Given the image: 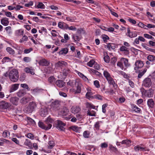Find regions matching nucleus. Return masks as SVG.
I'll return each mask as SVG.
<instances>
[{
    "instance_id": "1",
    "label": "nucleus",
    "mask_w": 155,
    "mask_h": 155,
    "mask_svg": "<svg viewBox=\"0 0 155 155\" xmlns=\"http://www.w3.org/2000/svg\"><path fill=\"white\" fill-rule=\"evenodd\" d=\"M5 77L8 76L10 80L12 82H17L19 79L18 72L15 69H13L8 72H6L4 74Z\"/></svg>"
},
{
    "instance_id": "2",
    "label": "nucleus",
    "mask_w": 155,
    "mask_h": 155,
    "mask_svg": "<svg viewBox=\"0 0 155 155\" xmlns=\"http://www.w3.org/2000/svg\"><path fill=\"white\" fill-rule=\"evenodd\" d=\"M103 75L108 81V83L110 84L114 85L115 82L110 74L107 71L105 70L104 71Z\"/></svg>"
},
{
    "instance_id": "3",
    "label": "nucleus",
    "mask_w": 155,
    "mask_h": 155,
    "mask_svg": "<svg viewBox=\"0 0 155 155\" xmlns=\"http://www.w3.org/2000/svg\"><path fill=\"white\" fill-rule=\"evenodd\" d=\"M36 106L35 102H32L29 103L28 106L25 109V111L27 113H31Z\"/></svg>"
},
{
    "instance_id": "4",
    "label": "nucleus",
    "mask_w": 155,
    "mask_h": 155,
    "mask_svg": "<svg viewBox=\"0 0 155 155\" xmlns=\"http://www.w3.org/2000/svg\"><path fill=\"white\" fill-rule=\"evenodd\" d=\"M140 91L142 94L145 96L150 97L153 96V91L152 89H150L146 91L143 88L140 89Z\"/></svg>"
},
{
    "instance_id": "5",
    "label": "nucleus",
    "mask_w": 155,
    "mask_h": 155,
    "mask_svg": "<svg viewBox=\"0 0 155 155\" xmlns=\"http://www.w3.org/2000/svg\"><path fill=\"white\" fill-rule=\"evenodd\" d=\"M38 125L39 127L42 129L45 130H48L50 129L52 127L51 124H49L48 125L45 123L44 124L41 121H39L38 123Z\"/></svg>"
},
{
    "instance_id": "6",
    "label": "nucleus",
    "mask_w": 155,
    "mask_h": 155,
    "mask_svg": "<svg viewBox=\"0 0 155 155\" xmlns=\"http://www.w3.org/2000/svg\"><path fill=\"white\" fill-rule=\"evenodd\" d=\"M152 84V81L150 78H145L143 82L142 85L145 87H149Z\"/></svg>"
},
{
    "instance_id": "7",
    "label": "nucleus",
    "mask_w": 155,
    "mask_h": 155,
    "mask_svg": "<svg viewBox=\"0 0 155 155\" xmlns=\"http://www.w3.org/2000/svg\"><path fill=\"white\" fill-rule=\"evenodd\" d=\"M66 124L63 122L62 121L58 120H57V128L61 130H64V127L65 126Z\"/></svg>"
},
{
    "instance_id": "8",
    "label": "nucleus",
    "mask_w": 155,
    "mask_h": 155,
    "mask_svg": "<svg viewBox=\"0 0 155 155\" xmlns=\"http://www.w3.org/2000/svg\"><path fill=\"white\" fill-rule=\"evenodd\" d=\"M10 104L5 101H2L0 102V108L6 109L10 106Z\"/></svg>"
},
{
    "instance_id": "9",
    "label": "nucleus",
    "mask_w": 155,
    "mask_h": 155,
    "mask_svg": "<svg viewBox=\"0 0 155 155\" xmlns=\"http://www.w3.org/2000/svg\"><path fill=\"white\" fill-rule=\"evenodd\" d=\"M50 62L45 58H43L40 60L38 62L40 65L42 66H48L50 64Z\"/></svg>"
},
{
    "instance_id": "10",
    "label": "nucleus",
    "mask_w": 155,
    "mask_h": 155,
    "mask_svg": "<svg viewBox=\"0 0 155 155\" xmlns=\"http://www.w3.org/2000/svg\"><path fill=\"white\" fill-rule=\"evenodd\" d=\"M81 110V108L78 106H73L71 109V112L74 114L79 113Z\"/></svg>"
},
{
    "instance_id": "11",
    "label": "nucleus",
    "mask_w": 155,
    "mask_h": 155,
    "mask_svg": "<svg viewBox=\"0 0 155 155\" xmlns=\"http://www.w3.org/2000/svg\"><path fill=\"white\" fill-rule=\"evenodd\" d=\"M135 65L136 67H134V69L136 70L138 68H141L143 66V64L142 61L138 60L135 62Z\"/></svg>"
},
{
    "instance_id": "12",
    "label": "nucleus",
    "mask_w": 155,
    "mask_h": 155,
    "mask_svg": "<svg viewBox=\"0 0 155 155\" xmlns=\"http://www.w3.org/2000/svg\"><path fill=\"white\" fill-rule=\"evenodd\" d=\"M48 114V111L46 107H44L41 109L40 114L41 116L45 117Z\"/></svg>"
},
{
    "instance_id": "13",
    "label": "nucleus",
    "mask_w": 155,
    "mask_h": 155,
    "mask_svg": "<svg viewBox=\"0 0 155 155\" xmlns=\"http://www.w3.org/2000/svg\"><path fill=\"white\" fill-rule=\"evenodd\" d=\"M68 65L67 63L64 61H59L55 64L56 67H57L66 66Z\"/></svg>"
},
{
    "instance_id": "14",
    "label": "nucleus",
    "mask_w": 155,
    "mask_h": 155,
    "mask_svg": "<svg viewBox=\"0 0 155 155\" xmlns=\"http://www.w3.org/2000/svg\"><path fill=\"white\" fill-rule=\"evenodd\" d=\"M56 84L59 87H62L65 86V83L62 80H57L56 81Z\"/></svg>"
},
{
    "instance_id": "15",
    "label": "nucleus",
    "mask_w": 155,
    "mask_h": 155,
    "mask_svg": "<svg viewBox=\"0 0 155 155\" xmlns=\"http://www.w3.org/2000/svg\"><path fill=\"white\" fill-rule=\"evenodd\" d=\"M25 71L27 73H29L32 75L35 74L34 70L32 68H29L28 67L25 68L24 69Z\"/></svg>"
},
{
    "instance_id": "16",
    "label": "nucleus",
    "mask_w": 155,
    "mask_h": 155,
    "mask_svg": "<svg viewBox=\"0 0 155 155\" xmlns=\"http://www.w3.org/2000/svg\"><path fill=\"white\" fill-rule=\"evenodd\" d=\"M24 144L28 147L30 149H32V143L30 140L27 139H25V140L24 143Z\"/></svg>"
},
{
    "instance_id": "17",
    "label": "nucleus",
    "mask_w": 155,
    "mask_h": 155,
    "mask_svg": "<svg viewBox=\"0 0 155 155\" xmlns=\"http://www.w3.org/2000/svg\"><path fill=\"white\" fill-rule=\"evenodd\" d=\"M1 22L2 25L5 26H7L9 23L8 19L5 17L1 19Z\"/></svg>"
},
{
    "instance_id": "18",
    "label": "nucleus",
    "mask_w": 155,
    "mask_h": 155,
    "mask_svg": "<svg viewBox=\"0 0 155 155\" xmlns=\"http://www.w3.org/2000/svg\"><path fill=\"white\" fill-rule=\"evenodd\" d=\"M67 24L64 23L63 22H59L58 24V27L61 29H66Z\"/></svg>"
},
{
    "instance_id": "19",
    "label": "nucleus",
    "mask_w": 155,
    "mask_h": 155,
    "mask_svg": "<svg viewBox=\"0 0 155 155\" xmlns=\"http://www.w3.org/2000/svg\"><path fill=\"white\" fill-rule=\"evenodd\" d=\"M18 97H12L10 98V101L13 104L16 105L18 104Z\"/></svg>"
},
{
    "instance_id": "20",
    "label": "nucleus",
    "mask_w": 155,
    "mask_h": 155,
    "mask_svg": "<svg viewBox=\"0 0 155 155\" xmlns=\"http://www.w3.org/2000/svg\"><path fill=\"white\" fill-rule=\"evenodd\" d=\"M106 46L109 50H114L116 48L115 44L113 43H108Z\"/></svg>"
},
{
    "instance_id": "21",
    "label": "nucleus",
    "mask_w": 155,
    "mask_h": 155,
    "mask_svg": "<svg viewBox=\"0 0 155 155\" xmlns=\"http://www.w3.org/2000/svg\"><path fill=\"white\" fill-rule=\"evenodd\" d=\"M18 87V84H15L12 85L10 88V92L11 93L17 90Z\"/></svg>"
},
{
    "instance_id": "22",
    "label": "nucleus",
    "mask_w": 155,
    "mask_h": 155,
    "mask_svg": "<svg viewBox=\"0 0 155 155\" xmlns=\"http://www.w3.org/2000/svg\"><path fill=\"white\" fill-rule=\"evenodd\" d=\"M71 72L70 69L68 68L64 69L62 71V74L65 78Z\"/></svg>"
},
{
    "instance_id": "23",
    "label": "nucleus",
    "mask_w": 155,
    "mask_h": 155,
    "mask_svg": "<svg viewBox=\"0 0 155 155\" xmlns=\"http://www.w3.org/2000/svg\"><path fill=\"white\" fill-rule=\"evenodd\" d=\"M147 104L148 106L151 108H153L154 106V102L152 99H148L147 101Z\"/></svg>"
},
{
    "instance_id": "24",
    "label": "nucleus",
    "mask_w": 155,
    "mask_h": 155,
    "mask_svg": "<svg viewBox=\"0 0 155 155\" xmlns=\"http://www.w3.org/2000/svg\"><path fill=\"white\" fill-rule=\"evenodd\" d=\"M68 49L67 48H62L59 53L61 55L66 54L68 53Z\"/></svg>"
},
{
    "instance_id": "25",
    "label": "nucleus",
    "mask_w": 155,
    "mask_h": 155,
    "mask_svg": "<svg viewBox=\"0 0 155 155\" xmlns=\"http://www.w3.org/2000/svg\"><path fill=\"white\" fill-rule=\"evenodd\" d=\"M81 128L77 126H74L71 127V129L74 131L79 133L81 131Z\"/></svg>"
},
{
    "instance_id": "26",
    "label": "nucleus",
    "mask_w": 155,
    "mask_h": 155,
    "mask_svg": "<svg viewBox=\"0 0 155 155\" xmlns=\"http://www.w3.org/2000/svg\"><path fill=\"white\" fill-rule=\"evenodd\" d=\"M147 71V69L144 68L140 71L138 75V78H140Z\"/></svg>"
},
{
    "instance_id": "27",
    "label": "nucleus",
    "mask_w": 155,
    "mask_h": 155,
    "mask_svg": "<svg viewBox=\"0 0 155 155\" xmlns=\"http://www.w3.org/2000/svg\"><path fill=\"white\" fill-rule=\"evenodd\" d=\"M6 50L7 52L10 54L13 55L15 54V51L12 48L9 47H7Z\"/></svg>"
},
{
    "instance_id": "28",
    "label": "nucleus",
    "mask_w": 155,
    "mask_h": 155,
    "mask_svg": "<svg viewBox=\"0 0 155 155\" xmlns=\"http://www.w3.org/2000/svg\"><path fill=\"white\" fill-rule=\"evenodd\" d=\"M78 75L84 81H88V78L85 76H84L83 74L82 73L78 72Z\"/></svg>"
},
{
    "instance_id": "29",
    "label": "nucleus",
    "mask_w": 155,
    "mask_h": 155,
    "mask_svg": "<svg viewBox=\"0 0 155 155\" xmlns=\"http://www.w3.org/2000/svg\"><path fill=\"white\" fill-rule=\"evenodd\" d=\"M25 92L24 90H19L17 93V95L19 97H21L25 94Z\"/></svg>"
},
{
    "instance_id": "30",
    "label": "nucleus",
    "mask_w": 155,
    "mask_h": 155,
    "mask_svg": "<svg viewBox=\"0 0 155 155\" xmlns=\"http://www.w3.org/2000/svg\"><path fill=\"white\" fill-rule=\"evenodd\" d=\"M54 120L50 117H48L45 120V123L48 125L49 124H52L54 123Z\"/></svg>"
},
{
    "instance_id": "31",
    "label": "nucleus",
    "mask_w": 155,
    "mask_h": 155,
    "mask_svg": "<svg viewBox=\"0 0 155 155\" xmlns=\"http://www.w3.org/2000/svg\"><path fill=\"white\" fill-rule=\"evenodd\" d=\"M131 140H123L121 142L122 144H125L129 146L130 145Z\"/></svg>"
},
{
    "instance_id": "32",
    "label": "nucleus",
    "mask_w": 155,
    "mask_h": 155,
    "mask_svg": "<svg viewBox=\"0 0 155 155\" xmlns=\"http://www.w3.org/2000/svg\"><path fill=\"white\" fill-rule=\"evenodd\" d=\"M29 101V99L27 97H24L21 99L20 100V102L21 103L25 104L28 103Z\"/></svg>"
},
{
    "instance_id": "33",
    "label": "nucleus",
    "mask_w": 155,
    "mask_h": 155,
    "mask_svg": "<svg viewBox=\"0 0 155 155\" xmlns=\"http://www.w3.org/2000/svg\"><path fill=\"white\" fill-rule=\"evenodd\" d=\"M132 109L133 110L137 113H140L141 109L136 105H133L132 106Z\"/></svg>"
},
{
    "instance_id": "34",
    "label": "nucleus",
    "mask_w": 155,
    "mask_h": 155,
    "mask_svg": "<svg viewBox=\"0 0 155 155\" xmlns=\"http://www.w3.org/2000/svg\"><path fill=\"white\" fill-rule=\"evenodd\" d=\"M147 59L150 61H153L155 60V56L152 55H149L147 57Z\"/></svg>"
},
{
    "instance_id": "35",
    "label": "nucleus",
    "mask_w": 155,
    "mask_h": 155,
    "mask_svg": "<svg viewBox=\"0 0 155 155\" xmlns=\"http://www.w3.org/2000/svg\"><path fill=\"white\" fill-rule=\"evenodd\" d=\"M102 123V122L101 121H98L96 122L94 125V127L96 130H99L100 124Z\"/></svg>"
},
{
    "instance_id": "36",
    "label": "nucleus",
    "mask_w": 155,
    "mask_h": 155,
    "mask_svg": "<svg viewBox=\"0 0 155 155\" xmlns=\"http://www.w3.org/2000/svg\"><path fill=\"white\" fill-rule=\"evenodd\" d=\"M68 112L69 110L66 107H64L61 110V112L64 115H66Z\"/></svg>"
},
{
    "instance_id": "37",
    "label": "nucleus",
    "mask_w": 155,
    "mask_h": 155,
    "mask_svg": "<svg viewBox=\"0 0 155 155\" xmlns=\"http://www.w3.org/2000/svg\"><path fill=\"white\" fill-rule=\"evenodd\" d=\"M90 132L88 131H85L83 133V135L84 137L88 138L89 137Z\"/></svg>"
},
{
    "instance_id": "38",
    "label": "nucleus",
    "mask_w": 155,
    "mask_h": 155,
    "mask_svg": "<svg viewBox=\"0 0 155 155\" xmlns=\"http://www.w3.org/2000/svg\"><path fill=\"white\" fill-rule=\"evenodd\" d=\"M92 95V94L91 92H87L86 94V97L90 100L92 98H93Z\"/></svg>"
},
{
    "instance_id": "39",
    "label": "nucleus",
    "mask_w": 155,
    "mask_h": 155,
    "mask_svg": "<svg viewBox=\"0 0 155 155\" xmlns=\"http://www.w3.org/2000/svg\"><path fill=\"white\" fill-rule=\"evenodd\" d=\"M48 81L50 83L53 84L55 82V79L54 77L51 76L48 78Z\"/></svg>"
},
{
    "instance_id": "40",
    "label": "nucleus",
    "mask_w": 155,
    "mask_h": 155,
    "mask_svg": "<svg viewBox=\"0 0 155 155\" xmlns=\"http://www.w3.org/2000/svg\"><path fill=\"white\" fill-rule=\"evenodd\" d=\"M23 31L21 29H19L15 31V33L16 35H23Z\"/></svg>"
},
{
    "instance_id": "41",
    "label": "nucleus",
    "mask_w": 155,
    "mask_h": 155,
    "mask_svg": "<svg viewBox=\"0 0 155 155\" xmlns=\"http://www.w3.org/2000/svg\"><path fill=\"white\" fill-rule=\"evenodd\" d=\"M27 119L28 120V122L29 124H31L33 125L35 124V121L31 118L29 117H28L27 118Z\"/></svg>"
},
{
    "instance_id": "42",
    "label": "nucleus",
    "mask_w": 155,
    "mask_h": 155,
    "mask_svg": "<svg viewBox=\"0 0 155 155\" xmlns=\"http://www.w3.org/2000/svg\"><path fill=\"white\" fill-rule=\"evenodd\" d=\"M124 63V64L126 67L129 66V64L128 63V60L127 59L123 58L122 59Z\"/></svg>"
},
{
    "instance_id": "43",
    "label": "nucleus",
    "mask_w": 155,
    "mask_h": 155,
    "mask_svg": "<svg viewBox=\"0 0 155 155\" xmlns=\"http://www.w3.org/2000/svg\"><path fill=\"white\" fill-rule=\"evenodd\" d=\"M66 29H69L70 30L75 31L77 30V28L74 26H71L70 27H69L68 25L67 24Z\"/></svg>"
},
{
    "instance_id": "44",
    "label": "nucleus",
    "mask_w": 155,
    "mask_h": 155,
    "mask_svg": "<svg viewBox=\"0 0 155 155\" xmlns=\"http://www.w3.org/2000/svg\"><path fill=\"white\" fill-rule=\"evenodd\" d=\"M81 84H78L77 87V90L75 92L76 93H79L81 92Z\"/></svg>"
},
{
    "instance_id": "45",
    "label": "nucleus",
    "mask_w": 155,
    "mask_h": 155,
    "mask_svg": "<svg viewBox=\"0 0 155 155\" xmlns=\"http://www.w3.org/2000/svg\"><path fill=\"white\" fill-rule=\"evenodd\" d=\"M87 115L91 116H95L96 113L93 110H92L91 111H88L87 113Z\"/></svg>"
},
{
    "instance_id": "46",
    "label": "nucleus",
    "mask_w": 155,
    "mask_h": 155,
    "mask_svg": "<svg viewBox=\"0 0 155 155\" xmlns=\"http://www.w3.org/2000/svg\"><path fill=\"white\" fill-rule=\"evenodd\" d=\"M86 105L87 108H91L93 109H94L95 108V107L94 105L88 102H87L86 103Z\"/></svg>"
},
{
    "instance_id": "47",
    "label": "nucleus",
    "mask_w": 155,
    "mask_h": 155,
    "mask_svg": "<svg viewBox=\"0 0 155 155\" xmlns=\"http://www.w3.org/2000/svg\"><path fill=\"white\" fill-rule=\"evenodd\" d=\"M11 59L8 57H5L2 60L3 62H8L11 61Z\"/></svg>"
},
{
    "instance_id": "48",
    "label": "nucleus",
    "mask_w": 155,
    "mask_h": 155,
    "mask_svg": "<svg viewBox=\"0 0 155 155\" xmlns=\"http://www.w3.org/2000/svg\"><path fill=\"white\" fill-rule=\"evenodd\" d=\"M25 136L28 138L30 139L31 140L33 139L34 137V135L31 133H28L27 134H26Z\"/></svg>"
},
{
    "instance_id": "49",
    "label": "nucleus",
    "mask_w": 155,
    "mask_h": 155,
    "mask_svg": "<svg viewBox=\"0 0 155 155\" xmlns=\"http://www.w3.org/2000/svg\"><path fill=\"white\" fill-rule=\"evenodd\" d=\"M28 40V37L27 36H25V35H24L23 37V38L20 40L19 42L20 43H22L24 41H27Z\"/></svg>"
},
{
    "instance_id": "50",
    "label": "nucleus",
    "mask_w": 155,
    "mask_h": 155,
    "mask_svg": "<svg viewBox=\"0 0 155 155\" xmlns=\"http://www.w3.org/2000/svg\"><path fill=\"white\" fill-rule=\"evenodd\" d=\"M120 50L121 51H128V48L126 47L125 46H122L120 47Z\"/></svg>"
},
{
    "instance_id": "51",
    "label": "nucleus",
    "mask_w": 155,
    "mask_h": 155,
    "mask_svg": "<svg viewBox=\"0 0 155 155\" xmlns=\"http://www.w3.org/2000/svg\"><path fill=\"white\" fill-rule=\"evenodd\" d=\"M94 97L98 100H103V97L101 95L99 94H96L94 96Z\"/></svg>"
},
{
    "instance_id": "52",
    "label": "nucleus",
    "mask_w": 155,
    "mask_h": 155,
    "mask_svg": "<svg viewBox=\"0 0 155 155\" xmlns=\"http://www.w3.org/2000/svg\"><path fill=\"white\" fill-rule=\"evenodd\" d=\"M37 7L38 8L41 9H44L45 8V5L41 2L39 3Z\"/></svg>"
},
{
    "instance_id": "53",
    "label": "nucleus",
    "mask_w": 155,
    "mask_h": 155,
    "mask_svg": "<svg viewBox=\"0 0 155 155\" xmlns=\"http://www.w3.org/2000/svg\"><path fill=\"white\" fill-rule=\"evenodd\" d=\"M95 61L93 60H91L88 62L87 64V65L90 67H92L93 65L94 64Z\"/></svg>"
},
{
    "instance_id": "54",
    "label": "nucleus",
    "mask_w": 155,
    "mask_h": 155,
    "mask_svg": "<svg viewBox=\"0 0 155 155\" xmlns=\"http://www.w3.org/2000/svg\"><path fill=\"white\" fill-rule=\"evenodd\" d=\"M48 144L49 145V148L50 149L52 148L55 145V143L53 141H50L49 142Z\"/></svg>"
},
{
    "instance_id": "55",
    "label": "nucleus",
    "mask_w": 155,
    "mask_h": 155,
    "mask_svg": "<svg viewBox=\"0 0 155 155\" xmlns=\"http://www.w3.org/2000/svg\"><path fill=\"white\" fill-rule=\"evenodd\" d=\"M31 91L32 94H35L36 93L39 92L40 91L38 89L36 88L33 89H31Z\"/></svg>"
},
{
    "instance_id": "56",
    "label": "nucleus",
    "mask_w": 155,
    "mask_h": 155,
    "mask_svg": "<svg viewBox=\"0 0 155 155\" xmlns=\"http://www.w3.org/2000/svg\"><path fill=\"white\" fill-rule=\"evenodd\" d=\"M21 86L23 88L27 89L28 91L30 90V88L28 87V85L26 84H21Z\"/></svg>"
},
{
    "instance_id": "57",
    "label": "nucleus",
    "mask_w": 155,
    "mask_h": 155,
    "mask_svg": "<svg viewBox=\"0 0 155 155\" xmlns=\"http://www.w3.org/2000/svg\"><path fill=\"white\" fill-rule=\"evenodd\" d=\"M102 39L104 42H106L107 40L109 39V38L107 35H104L102 37Z\"/></svg>"
},
{
    "instance_id": "58",
    "label": "nucleus",
    "mask_w": 155,
    "mask_h": 155,
    "mask_svg": "<svg viewBox=\"0 0 155 155\" xmlns=\"http://www.w3.org/2000/svg\"><path fill=\"white\" fill-rule=\"evenodd\" d=\"M23 60L24 61L28 63L30 62L31 61V59L29 57H26L23 58Z\"/></svg>"
},
{
    "instance_id": "59",
    "label": "nucleus",
    "mask_w": 155,
    "mask_h": 155,
    "mask_svg": "<svg viewBox=\"0 0 155 155\" xmlns=\"http://www.w3.org/2000/svg\"><path fill=\"white\" fill-rule=\"evenodd\" d=\"M127 35L130 38H133L136 37L137 36V34L134 32H131L129 34V35Z\"/></svg>"
},
{
    "instance_id": "60",
    "label": "nucleus",
    "mask_w": 155,
    "mask_h": 155,
    "mask_svg": "<svg viewBox=\"0 0 155 155\" xmlns=\"http://www.w3.org/2000/svg\"><path fill=\"white\" fill-rule=\"evenodd\" d=\"M83 117L84 115H82L79 114H77L76 115L77 118L79 120H82L83 118Z\"/></svg>"
},
{
    "instance_id": "61",
    "label": "nucleus",
    "mask_w": 155,
    "mask_h": 155,
    "mask_svg": "<svg viewBox=\"0 0 155 155\" xmlns=\"http://www.w3.org/2000/svg\"><path fill=\"white\" fill-rule=\"evenodd\" d=\"M33 49L31 48H30L28 49H25L24 51L25 54H28L32 51Z\"/></svg>"
},
{
    "instance_id": "62",
    "label": "nucleus",
    "mask_w": 155,
    "mask_h": 155,
    "mask_svg": "<svg viewBox=\"0 0 155 155\" xmlns=\"http://www.w3.org/2000/svg\"><path fill=\"white\" fill-rule=\"evenodd\" d=\"M107 104H104L102 106V110L103 112L105 113L106 112V108L107 107Z\"/></svg>"
},
{
    "instance_id": "63",
    "label": "nucleus",
    "mask_w": 155,
    "mask_h": 155,
    "mask_svg": "<svg viewBox=\"0 0 155 155\" xmlns=\"http://www.w3.org/2000/svg\"><path fill=\"white\" fill-rule=\"evenodd\" d=\"M144 36L147 38L153 39V38L151 35L147 34H144L143 35Z\"/></svg>"
},
{
    "instance_id": "64",
    "label": "nucleus",
    "mask_w": 155,
    "mask_h": 155,
    "mask_svg": "<svg viewBox=\"0 0 155 155\" xmlns=\"http://www.w3.org/2000/svg\"><path fill=\"white\" fill-rule=\"evenodd\" d=\"M94 84L95 86L97 88H99L100 87L99 82L98 81L96 80L94 81Z\"/></svg>"
}]
</instances>
